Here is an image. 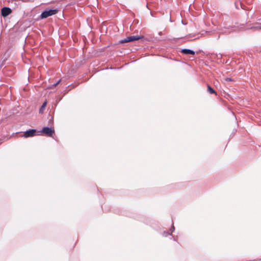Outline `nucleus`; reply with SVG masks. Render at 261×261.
<instances>
[{
  "mask_svg": "<svg viewBox=\"0 0 261 261\" xmlns=\"http://www.w3.org/2000/svg\"><path fill=\"white\" fill-rule=\"evenodd\" d=\"M58 12V10L56 9L45 10L42 12L40 17L41 19H45L49 16L56 14Z\"/></svg>",
  "mask_w": 261,
  "mask_h": 261,
  "instance_id": "f257e3e1",
  "label": "nucleus"
},
{
  "mask_svg": "<svg viewBox=\"0 0 261 261\" xmlns=\"http://www.w3.org/2000/svg\"><path fill=\"white\" fill-rule=\"evenodd\" d=\"M143 38V36H131L127 37V38L121 40L119 42L120 43H125L129 42H133L134 41L138 40Z\"/></svg>",
  "mask_w": 261,
  "mask_h": 261,
  "instance_id": "f03ea898",
  "label": "nucleus"
},
{
  "mask_svg": "<svg viewBox=\"0 0 261 261\" xmlns=\"http://www.w3.org/2000/svg\"><path fill=\"white\" fill-rule=\"evenodd\" d=\"M40 132L44 134L45 136L51 137L55 134V130L53 128L49 127H43Z\"/></svg>",
  "mask_w": 261,
  "mask_h": 261,
  "instance_id": "7ed1b4c3",
  "label": "nucleus"
},
{
  "mask_svg": "<svg viewBox=\"0 0 261 261\" xmlns=\"http://www.w3.org/2000/svg\"><path fill=\"white\" fill-rule=\"evenodd\" d=\"M37 132L35 129H30L24 132L23 137L24 138H29L34 136Z\"/></svg>",
  "mask_w": 261,
  "mask_h": 261,
  "instance_id": "20e7f679",
  "label": "nucleus"
},
{
  "mask_svg": "<svg viewBox=\"0 0 261 261\" xmlns=\"http://www.w3.org/2000/svg\"><path fill=\"white\" fill-rule=\"evenodd\" d=\"M12 12L11 9L9 7H4L1 9V14L3 17L8 16Z\"/></svg>",
  "mask_w": 261,
  "mask_h": 261,
  "instance_id": "39448f33",
  "label": "nucleus"
},
{
  "mask_svg": "<svg viewBox=\"0 0 261 261\" xmlns=\"http://www.w3.org/2000/svg\"><path fill=\"white\" fill-rule=\"evenodd\" d=\"M181 53L186 55H194L195 54V52L190 49L188 48H183L181 50Z\"/></svg>",
  "mask_w": 261,
  "mask_h": 261,
  "instance_id": "423d86ee",
  "label": "nucleus"
},
{
  "mask_svg": "<svg viewBox=\"0 0 261 261\" xmlns=\"http://www.w3.org/2000/svg\"><path fill=\"white\" fill-rule=\"evenodd\" d=\"M207 91L210 94H215L216 95L217 94L216 92L211 86H210L209 85H207Z\"/></svg>",
  "mask_w": 261,
  "mask_h": 261,
  "instance_id": "0eeeda50",
  "label": "nucleus"
},
{
  "mask_svg": "<svg viewBox=\"0 0 261 261\" xmlns=\"http://www.w3.org/2000/svg\"><path fill=\"white\" fill-rule=\"evenodd\" d=\"M46 102H44L41 107L40 108V110H39V113H43V111H44V109L45 108V107L46 106Z\"/></svg>",
  "mask_w": 261,
  "mask_h": 261,
  "instance_id": "6e6552de",
  "label": "nucleus"
},
{
  "mask_svg": "<svg viewBox=\"0 0 261 261\" xmlns=\"http://www.w3.org/2000/svg\"><path fill=\"white\" fill-rule=\"evenodd\" d=\"M61 80L60 79L59 80H58L56 83H55V84H54L52 86H51V88H54L57 85H58L60 82H61Z\"/></svg>",
  "mask_w": 261,
  "mask_h": 261,
  "instance_id": "1a4fd4ad",
  "label": "nucleus"
},
{
  "mask_svg": "<svg viewBox=\"0 0 261 261\" xmlns=\"http://www.w3.org/2000/svg\"><path fill=\"white\" fill-rule=\"evenodd\" d=\"M163 236L166 237H167L168 236H169V235H171V234L169 232H167V231H164L163 233Z\"/></svg>",
  "mask_w": 261,
  "mask_h": 261,
  "instance_id": "9d476101",
  "label": "nucleus"
},
{
  "mask_svg": "<svg viewBox=\"0 0 261 261\" xmlns=\"http://www.w3.org/2000/svg\"><path fill=\"white\" fill-rule=\"evenodd\" d=\"M175 230V227L174 226H173V225H172V226H171V227L170 228V230L171 231V232H173Z\"/></svg>",
  "mask_w": 261,
  "mask_h": 261,
  "instance_id": "9b49d317",
  "label": "nucleus"
},
{
  "mask_svg": "<svg viewBox=\"0 0 261 261\" xmlns=\"http://www.w3.org/2000/svg\"><path fill=\"white\" fill-rule=\"evenodd\" d=\"M225 80L228 82L232 81V79L230 78H226Z\"/></svg>",
  "mask_w": 261,
  "mask_h": 261,
  "instance_id": "f8f14e48",
  "label": "nucleus"
},
{
  "mask_svg": "<svg viewBox=\"0 0 261 261\" xmlns=\"http://www.w3.org/2000/svg\"><path fill=\"white\" fill-rule=\"evenodd\" d=\"M232 27H231V29H230V30H229L228 32H225V33H227V32L229 33V32H230L231 31H232Z\"/></svg>",
  "mask_w": 261,
  "mask_h": 261,
  "instance_id": "ddd939ff",
  "label": "nucleus"
},
{
  "mask_svg": "<svg viewBox=\"0 0 261 261\" xmlns=\"http://www.w3.org/2000/svg\"><path fill=\"white\" fill-rule=\"evenodd\" d=\"M159 35H162V32H159Z\"/></svg>",
  "mask_w": 261,
  "mask_h": 261,
  "instance_id": "4468645a",
  "label": "nucleus"
},
{
  "mask_svg": "<svg viewBox=\"0 0 261 261\" xmlns=\"http://www.w3.org/2000/svg\"><path fill=\"white\" fill-rule=\"evenodd\" d=\"M259 29H261V24L257 27Z\"/></svg>",
  "mask_w": 261,
  "mask_h": 261,
  "instance_id": "2eb2a0df",
  "label": "nucleus"
}]
</instances>
